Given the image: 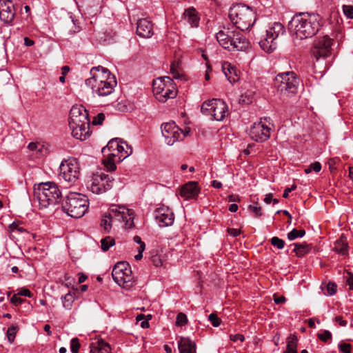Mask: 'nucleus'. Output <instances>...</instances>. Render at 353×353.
<instances>
[{
    "instance_id": "nucleus-1",
    "label": "nucleus",
    "mask_w": 353,
    "mask_h": 353,
    "mask_svg": "<svg viewBox=\"0 0 353 353\" xmlns=\"http://www.w3.org/2000/svg\"><path fill=\"white\" fill-rule=\"evenodd\" d=\"M321 26L320 15L301 12L293 17L289 23V30L294 39L303 40L314 36Z\"/></svg>"
},
{
    "instance_id": "nucleus-2",
    "label": "nucleus",
    "mask_w": 353,
    "mask_h": 353,
    "mask_svg": "<svg viewBox=\"0 0 353 353\" xmlns=\"http://www.w3.org/2000/svg\"><path fill=\"white\" fill-rule=\"evenodd\" d=\"M221 46L229 51H245L250 48V41L239 31L223 28L216 34Z\"/></svg>"
},
{
    "instance_id": "nucleus-3",
    "label": "nucleus",
    "mask_w": 353,
    "mask_h": 353,
    "mask_svg": "<svg viewBox=\"0 0 353 353\" xmlns=\"http://www.w3.org/2000/svg\"><path fill=\"white\" fill-rule=\"evenodd\" d=\"M134 213L131 210L124 206H112L109 212L105 214L101 220V225L108 231L112 223H123L125 229H131L134 227Z\"/></svg>"
},
{
    "instance_id": "nucleus-4",
    "label": "nucleus",
    "mask_w": 353,
    "mask_h": 353,
    "mask_svg": "<svg viewBox=\"0 0 353 353\" xmlns=\"http://www.w3.org/2000/svg\"><path fill=\"white\" fill-rule=\"evenodd\" d=\"M229 18L238 29L245 31L254 25L256 14L249 6L236 4L230 9Z\"/></svg>"
},
{
    "instance_id": "nucleus-5",
    "label": "nucleus",
    "mask_w": 353,
    "mask_h": 353,
    "mask_svg": "<svg viewBox=\"0 0 353 353\" xmlns=\"http://www.w3.org/2000/svg\"><path fill=\"white\" fill-rule=\"evenodd\" d=\"M34 195L41 209L57 204L61 198L60 190L57 185L52 182L39 183L34 189Z\"/></svg>"
},
{
    "instance_id": "nucleus-6",
    "label": "nucleus",
    "mask_w": 353,
    "mask_h": 353,
    "mask_svg": "<svg viewBox=\"0 0 353 353\" xmlns=\"http://www.w3.org/2000/svg\"><path fill=\"white\" fill-rule=\"evenodd\" d=\"M152 91L156 99L160 102H165L177 95V89L173 80L169 77H159L153 81Z\"/></svg>"
},
{
    "instance_id": "nucleus-7",
    "label": "nucleus",
    "mask_w": 353,
    "mask_h": 353,
    "mask_svg": "<svg viewBox=\"0 0 353 353\" xmlns=\"http://www.w3.org/2000/svg\"><path fill=\"white\" fill-rule=\"evenodd\" d=\"M299 80L293 72L279 74L275 78V87L281 97H291L297 92Z\"/></svg>"
},
{
    "instance_id": "nucleus-8",
    "label": "nucleus",
    "mask_w": 353,
    "mask_h": 353,
    "mask_svg": "<svg viewBox=\"0 0 353 353\" xmlns=\"http://www.w3.org/2000/svg\"><path fill=\"white\" fill-rule=\"evenodd\" d=\"M201 112L210 116L213 119L221 121L229 115V110L225 102L221 99L205 101L201 108Z\"/></svg>"
},
{
    "instance_id": "nucleus-9",
    "label": "nucleus",
    "mask_w": 353,
    "mask_h": 353,
    "mask_svg": "<svg viewBox=\"0 0 353 353\" xmlns=\"http://www.w3.org/2000/svg\"><path fill=\"white\" fill-rule=\"evenodd\" d=\"M112 276L121 288L129 290L135 284L130 265L125 261L118 262L113 268Z\"/></svg>"
},
{
    "instance_id": "nucleus-10",
    "label": "nucleus",
    "mask_w": 353,
    "mask_h": 353,
    "mask_svg": "<svg viewBox=\"0 0 353 353\" xmlns=\"http://www.w3.org/2000/svg\"><path fill=\"white\" fill-rule=\"evenodd\" d=\"M88 208V199L83 194L70 192L68 194V215L74 219L82 217Z\"/></svg>"
},
{
    "instance_id": "nucleus-11",
    "label": "nucleus",
    "mask_w": 353,
    "mask_h": 353,
    "mask_svg": "<svg viewBox=\"0 0 353 353\" xmlns=\"http://www.w3.org/2000/svg\"><path fill=\"white\" fill-rule=\"evenodd\" d=\"M285 32V27L282 23L274 22L270 24L265 38L259 41V46L265 52L271 53L276 48V39Z\"/></svg>"
},
{
    "instance_id": "nucleus-12",
    "label": "nucleus",
    "mask_w": 353,
    "mask_h": 353,
    "mask_svg": "<svg viewBox=\"0 0 353 353\" xmlns=\"http://www.w3.org/2000/svg\"><path fill=\"white\" fill-rule=\"evenodd\" d=\"M161 132L165 142L168 145H172L177 141H181L189 134L190 129H181L175 122L165 123L161 125Z\"/></svg>"
},
{
    "instance_id": "nucleus-13",
    "label": "nucleus",
    "mask_w": 353,
    "mask_h": 353,
    "mask_svg": "<svg viewBox=\"0 0 353 353\" xmlns=\"http://www.w3.org/2000/svg\"><path fill=\"white\" fill-rule=\"evenodd\" d=\"M114 180L103 172L93 173L88 181V188L94 194H103L113 186Z\"/></svg>"
},
{
    "instance_id": "nucleus-14",
    "label": "nucleus",
    "mask_w": 353,
    "mask_h": 353,
    "mask_svg": "<svg viewBox=\"0 0 353 353\" xmlns=\"http://www.w3.org/2000/svg\"><path fill=\"white\" fill-rule=\"evenodd\" d=\"M270 122L266 118L261 119L260 121L254 123L250 130L249 135L255 141L263 142L266 141L270 136Z\"/></svg>"
},
{
    "instance_id": "nucleus-15",
    "label": "nucleus",
    "mask_w": 353,
    "mask_h": 353,
    "mask_svg": "<svg viewBox=\"0 0 353 353\" xmlns=\"http://www.w3.org/2000/svg\"><path fill=\"white\" fill-rule=\"evenodd\" d=\"M333 40L327 35L318 37L314 42L312 52L318 60L321 57L330 55Z\"/></svg>"
},
{
    "instance_id": "nucleus-16",
    "label": "nucleus",
    "mask_w": 353,
    "mask_h": 353,
    "mask_svg": "<svg viewBox=\"0 0 353 353\" xmlns=\"http://www.w3.org/2000/svg\"><path fill=\"white\" fill-rule=\"evenodd\" d=\"M91 77L85 81L86 85L92 87L93 85H97L99 83L108 81L112 75L108 70L103 68L102 66L94 67L90 70Z\"/></svg>"
},
{
    "instance_id": "nucleus-17",
    "label": "nucleus",
    "mask_w": 353,
    "mask_h": 353,
    "mask_svg": "<svg viewBox=\"0 0 353 353\" xmlns=\"http://www.w3.org/2000/svg\"><path fill=\"white\" fill-rule=\"evenodd\" d=\"M89 121L88 113L82 105H75L72 107L69 113V125Z\"/></svg>"
},
{
    "instance_id": "nucleus-18",
    "label": "nucleus",
    "mask_w": 353,
    "mask_h": 353,
    "mask_svg": "<svg viewBox=\"0 0 353 353\" xmlns=\"http://www.w3.org/2000/svg\"><path fill=\"white\" fill-rule=\"evenodd\" d=\"M117 85L115 77H111L108 81L93 85L92 91L100 97H106L113 93Z\"/></svg>"
},
{
    "instance_id": "nucleus-19",
    "label": "nucleus",
    "mask_w": 353,
    "mask_h": 353,
    "mask_svg": "<svg viewBox=\"0 0 353 353\" xmlns=\"http://www.w3.org/2000/svg\"><path fill=\"white\" fill-rule=\"evenodd\" d=\"M155 218L160 227L170 226L174 220L173 212L167 206L158 208L155 211Z\"/></svg>"
},
{
    "instance_id": "nucleus-20",
    "label": "nucleus",
    "mask_w": 353,
    "mask_h": 353,
    "mask_svg": "<svg viewBox=\"0 0 353 353\" xmlns=\"http://www.w3.org/2000/svg\"><path fill=\"white\" fill-rule=\"evenodd\" d=\"M16 10L11 0H0V19L6 23H11L15 16Z\"/></svg>"
},
{
    "instance_id": "nucleus-21",
    "label": "nucleus",
    "mask_w": 353,
    "mask_h": 353,
    "mask_svg": "<svg viewBox=\"0 0 353 353\" xmlns=\"http://www.w3.org/2000/svg\"><path fill=\"white\" fill-rule=\"evenodd\" d=\"M90 125V121L69 125L71 130V135L73 138L79 141L87 139L91 134Z\"/></svg>"
},
{
    "instance_id": "nucleus-22",
    "label": "nucleus",
    "mask_w": 353,
    "mask_h": 353,
    "mask_svg": "<svg viewBox=\"0 0 353 353\" xmlns=\"http://www.w3.org/2000/svg\"><path fill=\"white\" fill-rule=\"evenodd\" d=\"M80 176V165L77 159H68V182L76 184Z\"/></svg>"
},
{
    "instance_id": "nucleus-23",
    "label": "nucleus",
    "mask_w": 353,
    "mask_h": 353,
    "mask_svg": "<svg viewBox=\"0 0 353 353\" xmlns=\"http://www.w3.org/2000/svg\"><path fill=\"white\" fill-rule=\"evenodd\" d=\"M200 190L197 182L190 181L181 187L180 194L182 197L188 200L196 198Z\"/></svg>"
},
{
    "instance_id": "nucleus-24",
    "label": "nucleus",
    "mask_w": 353,
    "mask_h": 353,
    "mask_svg": "<svg viewBox=\"0 0 353 353\" xmlns=\"http://www.w3.org/2000/svg\"><path fill=\"white\" fill-rule=\"evenodd\" d=\"M137 33L143 38H150L154 34L153 24L148 19H141L137 22Z\"/></svg>"
},
{
    "instance_id": "nucleus-25",
    "label": "nucleus",
    "mask_w": 353,
    "mask_h": 353,
    "mask_svg": "<svg viewBox=\"0 0 353 353\" xmlns=\"http://www.w3.org/2000/svg\"><path fill=\"white\" fill-rule=\"evenodd\" d=\"M222 69L230 83H234L239 80L240 72L235 66L232 65L231 63L225 62L222 65Z\"/></svg>"
},
{
    "instance_id": "nucleus-26",
    "label": "nucleus",
    "mask_w": 353,
    "mask_h": 353,
    "mask_svg": "<svg viewBox=\"0 0 353 353\" xmlns=\"http://www.w3.org/2000/svg\"><path fill=\"white\" fill-rule=\"evenodd\" d=\"M102 153L106 154L108 156L113 157V159H116L118 162V158L121 152H119V149H118V139H112L110 141L107 145L102 149Z\"/></svg>"
},
{
    "instance_id": "nucleus-27",
    "label": "nucleus",
    "mask_w": 353,
    "mask_h": 353,
    "mask_svg": "<svg viewBox=\"0 0 353 353\" xmlns=\"http://www.w3.org/2000/svg\"><path fill=\"white\" fill-rule=\"evenodd\" d=\"M178 346L180 353H196V345L189 338L181 337Z\"/></svg>"
},
{
    "instance_id": "nucleus-28",
    "label": "nucleus",
    "mask_w": 353,
    "mask_h": 353,
    "mask_svg": "<svg viewBox=\"0 0 353 353\" xmlns=\"http://www.w3.org/2000/svg\"><path fill=\"white\" fill-rule=\"evenodd\" d=\"M183 17L191 27H197L199 26L200 17L195 8L191 7L186 9L184 12Z\"/></svg>"
},
{
    "instance_id": "nucleus-29",
    "label": "nucleus",
    "mask_w": 353,
    "mask_h": 353,
    "mask_svg": "<svg viewBox=\"0 0 353 353\" xmlns=\"http://www.w3.org/2000/svg\"><path fill=\"white\" fill-rule=\"evenodd\" d=\"M110 347L103 340H98L90 345V353H110Z\"/></svg>"
},
{
    "instance_id": "nucleus-30",
    "label": "nucleus",
    "mask_w": 353,
    "mask_h": 353,
    "mask_svg": "<svg viewBox=\"0 0 353 353\" xmlns=\"http://www.w3.org/2000/svg\"><path fill=\"white\" fill-rule=\"evenodd\" d=\"M347 241L346 238L342 235L338 240L334 243V250L339 254L345 255L347 253Z\"/></svg>"
},
{
    "instance_id": "nucleus-31",
    "label": "nucleus",
    "mask_w": 353,
    "mask_h": 353,
    "mask_svg": "<svg viewBox=\"0 0 353 353\" xmlns=\"http://www.w3.org/2000/svg\"><path fill=\"white\" fill-rule=\"evenodd\" d=\"M118 149L121 152L118 158L119 161H123L127 157L132 153V148L131 146L123 141H118Z\"/></svg>"
},
{
    "instance_id": "nucleus-32",
    "label": "nucleus",
    "mask_w": 353,
    "mask_h": 353,
    "mask_svg": "<svg viewBox=\"0 0 353 353\" xmlns=\"http://www.w3.org/2000/svg\"><path fill=\"white\" fill-rule=\"evenodd\" d=\"M294 252L298 257H303L312 250V245L307 243H294Z\"/></svg>"
},
{
    "instance_id": "nucleus-33",
    "label": "nucleus",
    "mask_w": 353,
    "mask_h": 353,
    "mask_svg": "<svg viewBox=\"0 0 353 353\" xmlns=\"http://www.w3.org/2000/svg\"><path fill=\"white\" fill-rule=\"evenodd\" d=\"M298 339L296 335L291 334L287 339L286 350L283 353H297Z\"/></svg>"
},
{
    "instance_id": "nucleus-34",
    "label": "nucleus",
    "mask_w": 353,
    "mask_h": 353,
    "mask_svg": "<svg viewBox=\"0 0 353 353\" xmlns=\"http://www.w3.org/2000/svg\"><path fill=\"white\" fill-rule=\"evenodd\" d=\"M28 148L31 151H34L38 157L43 156L47 151L44 144L38 141L30 143Z\"/></svg>"
},
{
    "instance_id": "nucleus-35",
    "label": "nucleus",
    "mask_w": 353,
    "mask_h": 353,
    "mask_svg": "<svg viewBox=\"0 0 353 353\" xmlns=\"http://www.w3.org/2000/svg\"><path fill=\"white\" fill-rule=\"evenodd\" d=\"M104 159L102 162L104 166L108 171H114L117 168L116 162H118L116 159H113V157L108 156L106 154H103Z\"/></svg>"
},
{
    "instance_id": "nucleus-36",
    "label": "nucleus",
    "mask_w": 353,
    "mask_h": 353,
    "mask_svg": "<svg viewBox=\"0 0 353 353\" xmlns=\"http://www.w3.org/2000/svg\"><path fill=\"white\" fill-rule=\"evenodd\" d=\"M70 21L68 20V28L69 29V31L72 33L79 32L81 28L79 21L77 19H74L72 16L70 17Z\"/></svg>"
},
{
    "instance_id": "nucleus-37",
    "label": "nucleus",
    "mask_w": 353,
    "mask_h": 353,
    "mask_svg": "<svg viewBox=\"0 0 353 353\" xmlns=\"http://www.w3.org/2000/svg\"><path fill=\"white\" fill-rule=\"evenodd\" d=\"M114 244V239L109 236L102 239L101 241V249L105 252L108 251L110 248L113 246Z\"/></svg>"
},
{
    "instance_id": "nucleus-38",
    "label": "nucleus",
    "mask_w": 353,
    "mask_h": 353,
    "mask_svg": "<svg viewBox=\"0 0 353 353\" xmlns=\"http://www.w3.org/2000/svg\"><path fill=\"white\" fill-rule=\"evenodd\" d=\"M305 234V231L304 230H296L293 229L288 234V239L290 241H293L296 238L303 237Z\"/></svg>"
},
{
    "instance_id": "nucleus-39",
    "label": "nucleus",
    "mask_w": 353,
    "mask_h": 353,
    "mask_svg": "<svg viewBox=\"0 0 353 353\" xmlns=\"http://www.w3.org/2000/svg\"><path fill=\"white\" fill-rule=\"evenodd\" d=\"M18 331V327L12 325L8 327L7 330V336L9 342L12 343L14 341L17 332Z\"/></svg>"
},
{
    "instance_id": "nucleus-40",
    "label": "nucleus",
    "mask_w": 353,
    "mask_h": 353,
    "mask_svg": "<svg viewBox=\"0 0 353 353\" xmlns=\"http://www.w3.org/2000/svg\"><path fill=\"white\" fill-rule=\"evenodd\" d=\"M81 344L77 338H74L70 341V350L72 353H79Z\"/></svg>"
},
{
    "instance_id": "nucleus-41",
    "label": "nucleus",
    "mask_w": 353,
    "mask_h": 353,
    "mask_svg": "<svg viewBox=\"0 0 353 353\" xmlns=\"http://www.w3.org/2000/svg\"><path fill=\"white\" fill-rule=\"evenodd\" d=\"M188 323V319L185 314L179 312L176 316V325L178 326H183Z\"/></svg>"
},
{
    "instance_id": "nucleus-42",
    "label": "nucleus",
    "mask_w": 353,
    "mask_h": 353,
    "mask_svg": "<svg viewBox=\"0 0 353 353\" xmlns=\"http://www.w3.org/2000/svg\"><path fill=\"white\" fill-rule=\"evenodd\" d=\"M271 243L273 246L276 247L278 249H282L285 245L284 241L277 236H274L271 239Z\"/></svg>"
},
{
    "instance_id": "nucleus-43",
    "label": "nucleus",
    "mask_w": 353,
    "mask_h": 353,
    "mask_svg": "<svg viewBox=\"0 0 353 353\" xmlns=\"http://www.w3.org/2000/svg\"><path fill=\"white\" fill-rule=\"evenodd\" d=\"M248 210L254 213L256 217H261L263 215L262 208L259 205H250Z\"/></svg>"
},
{
    "instance_id": "nucleus-44",
    "label": "nucleus",
    "mask_w": 353,
    "mask_h": 353,
    "mask_svg": "<svg viewBox=\"0 0 353 353\" xmlns=\"http://www.w3.org/2000/svg\"><path fill=\"white\" fill-rule=\"evenodd\" d=\"M105 116L104 113H99L97 116L94 117L92 124L93 125H101L105 120Z\"/></svg>"
},
{
    "instance_id": "nucleus-45",
    "label": "nucleus",
    "mask_w": 353,
    "mask_h": 353,
    "mask_svg": "<svg viewBox=\"0 0 353 353\" xmlns=\"http://www.w3.org/2000/svg\"><path fill=\"white\" fill-rule=\"evenodd\" d=\"M317 337L323 342H327L328 340L332 339V334L328 330H324L321 333L317 334Z\"/></svg>"
},
{
    "instance_id": "nucleus-46",
    "label": "nucleus",
    "mask_w": 353,
    "mask_h": 353,
    "mask_svg": "<svg viewBox=\"0 0 353 353\" xmlns=\"http://www.w3.org/2000/svg\"><path fill=\"white\" fill-rule=\"evenodd\" d=\"M170 72L173 76V78L179 79H181L182 75L178 70V63H173L170 66Z\"/></svg>"
},
{
    "instance_id": "nucleus-47",
    "label": "nucleus",
    "mask_w": 353,
    "mask_h": 353,
    "mask_svg": "<svg viewBox=\"0 0 353 353\" xmlns=\"http://www.w3.org/2000/svg\"><path fill=\"white\" fill-rule=\"evenodd\" d=\"M343 11L347 18L353 19V6L344 5L343 6Z\"/></svg>"
},
{
    "instance_id": "nucleus-48",
    "label": "nucleus",
    "mask_w": 353,
    "mask_h": 353,
    "mask_svg": "<svg viewBox=\"0 0 353 353\" xmlns=\"http://www.w3.org/2000/svg\"><path fill=\"white\" fill-rule=\"evenodd\" d=\"M208 319L214 327H218L221 323L220 319L218 318L217 315L214 313H212L209 315Z\"/></svg>"
},
{
    "instance_id": "nucleus-49",
    "label": "nucleus",
    "mask_w": 353,
    "mask_h": 353,
    "mask_svg": "<svg viewBox=\"0 0 353 353\" xmlns=\"http://www.w3.org/2000/svg\"><path fill=\"white\" fill-rule=\"evenodd\" d=\"M339 349L343 353H352V345L350 343H341L339 345Z\"/></svg>"
},
{
    "instance_id": "nucleus-50",
    "label": "nucleus",
    "mask_w": 353,
    "mask_h": 353,
    "mask_svg": "<svg viewBox=\"0 0 353 353\" xmlns=\"http://www.w3.org/2000/svg\"><path fill=\"white\" fill-rule=\"evenodd\" d=\"M151 261H152V263L154 264V265H155L156 267L161 266L163 264L162 260H161L160 256L158 254L152 255L151 256Z\"/></svg>"
},
{
    "instance_id": "nucleus-51",
    "label": "nucleus",
    "mask_w": 353,
    "mask_h": 353,
    "mask_svg": "<svg viewBox=\"0 0 353 353\" xmlns=\"http://www.w3.org/2000/svg\"><path fill=\"white\" fill-rule=\"evenodd\" d=\"M336 288H337V286L336 284H334L333 283H329L327 285V294L330 295L334 294L336 292Z\"/></svg>"
},
{
    "instance_id": "nucleus-52",
    "label": "nucleus",
    "mask_w": 353,
    "mask_h": 353,
    "mask_svg": "<svg viewBox=\"0 0 353 353\" xmlns=\"http://www.w3.org/2000/svg\"><path fill=\"white\" fill-rule=\"evenodd\" d=\"M230 338L234 342H236L238 341L243 342L245 340L244 336L241 334H234V335L231 334L230 336Z\"/></svg>"
},
{
    "instance_id": "nucleus-53",
    "label": "nucleus",
    "mask_w": 353,
    "mask_h": 353,
    "mask_svg": "<svg viewBox=\"0 0 353 353\" xmlns=\"http://www.w3.org/2000/svg\"><path fill=\"white\" fill-rule=\"evenodd\" d=\"M138 254L135 255L134 258L137 261L141 260L143 257L142 253L145 249V245H142L139 246L138 248Z\"/></svg>"
},
{
    "instance_id": "nucleus-54",
    "label": "nucleus",
    "mask_w": 353,
    "mask_h": 353,
    "mask_svg": "<svg viewBox=\"0 0 353 353\" xmlns=\"http://www.w3.org/2000/svg\"><path fill=\"white\" fill-rule=\"evenodd\" d=\"M312 170H314L315 172H319L321 170V165L319 162H314L310 165Z\"/></svg>"
},
{
    "instance_id": "nucleus-55",
    "label": "nucleus",
    "mask_w": 353,
    "mask_h": 353,
    "mask_svg": "<svg viewBox=\"0 0 353 353\" xmlns=\"http://www.w3.org/2000/svg\"><path fill=\"white\" fill-rule=\"evenodd\" d=\"M227 232L230 235L234 237H236L241 234V230L236 228H228Z\"/></svg>"
},
{
    "instance_id": "nucleus-56",
    "label": "nucleus",
    "mask_w": 353,
    "mask_h": 353,
    "mask_svg": "<svg viewBox=\"0 0 353 353\" xmlns=\"http://www.w3.org/2000/svg\"><path fill=\"white\" fill-rule=\"evenodd\" d=\"M11 302L15 305H19L23 302V299L18 294H14L11 298Z\"/></svg>"
},
{
    "instance_id": "nucleus-57",
    "label": "nucleus",
    "mask_w": 353,
    "mask_h": 353,
    "mask_svg": "<svg viewBox=\"0 0 353 353\" xmlns=\"http://www.w3.org/2000/svg\"><path fill=\"white\" fill-rule=\"evenodd\" d=\"M18 295L25 296H28V297H31L32 296V293H31V292L28 289L23 288L18 293Z\"/></svg>"
},
{
    "instance_id": "nucleus-58",
    "label": "nucleus",
    "mask_w": 353,
    "mask_h": 353,
    "mask_svg": "<svg viewBox=\"0 0 353 353\" xmlns=\"http://www.w3.org/2000/svg\"><path fill=\"white\" fill-rule=\"evenodd\" d=\"M61 70H62V75L59 77V81L62 83H65V75H66V65L63 66L61 68Z\"/></svg>"
},
{
    "instance_id": "nucleus-59",
    "label": "nucleus",
    "mask_w": 353,
    "mask_h": 353,
    "mask_svg": "<svg viewBox=\"0 0 353 353\" xmlns=\"http://www.w3.org/2000/svg\"><path fill=\"white\" fill-rule=\"evenodd\" d=\"M336 322L339 323L341 326H345L347 325V321L343 320L342 317L340 316H337L335 317Z\"/></svg>"
},
{
    "instance_id": "nucleus-60",
    "label": "nucleus",
    "mask_w": 353,
    "mask_h": 353,
    "mask_svg": "<svg viewBox=\"0 0 353 353\" xmlns=\"http://www.w3.org/2000/svg\"><path fill=\"white\" fill-rule=\"evenodd\" d=\"M212 185L216 189H219L222 187V183L220 181L214 180L212 181Z\"/></svg>"
},
{
    "instance_id": "nucleus-61",
    "label": "nucleus",
    "mask_w": 353,
    "mask_h": 353,
    "mask_svg": "<svg viewBox=\"0 0 353 353\" xmlns=\"http://www.w3.org/2000/svg\"><path fill=\"white\" fill-rule=\"evenodd\" d=\"M272 201V194H267L264 198V202L269 204Z\"/></svg>"
},
{
    "instance_id": "nucleus-62",
    "label": "nucleus",
    "mask_w": 353,
    "mask_h": 353,
    "mask_svg": "<svg viewBox=\"0 0 353 353\" xmlns=\"http://www.w3.org/2000/svg\"><path fill=\"white\" fill-rule=\"evenodd\" d=\"M134 241L141 246L142 245H145L143 241H141V239L139 236H135L133 239Z\"/></svg>"
},
{
    "instance_id": "nucleus-63",
    "label": "nucleus",
    "mask_w": 353,
    "mask_h": 353,
    "mask_svg": "<svg viewBox=\"0 0 353 353\" xmlns=\"http://www.w3.org/2000/svg\"><path fill=\"white\" fill-rule=\"evenodd\" d=\"M285 301V298L284 296H279L274 299V302L276 304L283 303Z\"/></svg>"
},
{
    "instance_id": "nucleus-64",
    "label": "nucleus",
    "mask_w": 353,
    "mask_h": 353,
    "mask_svg": "<svg viewBox=\"0 0 353 353\" xmlns=\"http://www.w3.org/2000/svg\"><path fill=\"white\" fill-rule=\"evenodd\" d=\"M229 210L231 212H235L238 210V205L235 203H233V204H231L230 206H229Z\"/></svg>"
}]
</instances>
